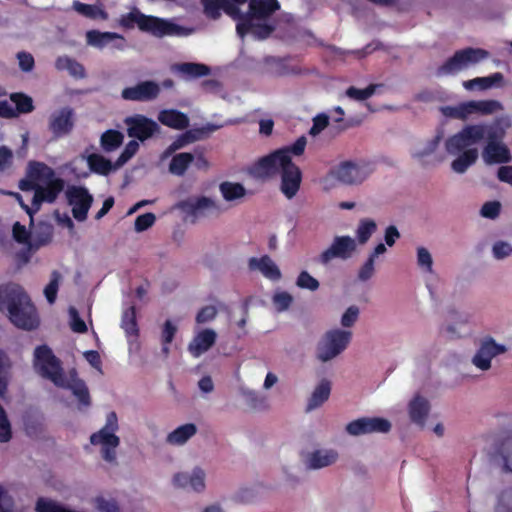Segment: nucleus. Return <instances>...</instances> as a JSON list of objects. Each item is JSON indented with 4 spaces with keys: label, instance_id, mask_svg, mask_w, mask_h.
Masks as SVG:
<instances>
[{
    "label": "nucleus",
    "instance_id": "obj_12",
    "mask_svg": "<svg viewBox=\"0 0 512 512\" xmlns=\"http://www.w3.org/2000/svg\"><path fill=\"white\" fill-rule=\"evenodd\" d=\"M171 484L175 489L202 494L207 488L206 470L200 466H195L191 470L178 471L172 475Z\"/></svg>",
    "mask_w": 512,
    "mask_h": 512
},
{
    "label": "nucleus",
    "instance_id": "obj_58",
    "mask_svg": "<svg viewBox=\"0 0 512 512\" xmlns=\"http://www.w3.org/2000/svg\"><path fill=\"white\" fill-rule=\"evenodd\" d=\"M501 211V203L499 201H489L483 204L480 215L487 219H496Z\"/></svg>",
    "mask_w": 512,
    "mask_h": 512
},
{
    "label": "nucleus",
    "instance_id": "obj_57",
    "mask_svg": "<svg viewBox=\"0 0 512 512\" xmlns=\"http://www.w3.org/2000/svg\"><path fill=\"white\" fill-rule=\"evenodd\" d=\"M11 101L15 104L18 113H28L33 110L32 99L22 94H13Z\"/></svg>",
    "mask_w": 512,
    "mask_h": 512
},
{
    "label": "nucleus",
    "instance_id": "obj_16",
    "mask_svg": "<svg viewBox=\"0 0 512 512\" xmlns=\"http://www.w3.org/2000/svg\"><path fill=\"white\" fill-rule=\"evenodd\" d=\"M178 207L182 211L194 216L219 215L223 212L222 205L219 202L204 196L181 201Z\"/></svg>",
    "mask_w": 512,
    "mask_h": 512
},
{
    "label": "nucleus",
    "instance_id": "obj_14",
    "mask_svg": "<svg viewBox=\"0 0 512 512\" xmlns=\"http://www.w3.org/2000/svg\"><path fill=\"white\" fill-rule=\"evenodd\" d=\"M506 352V347L488 338L481 342L479 348L473 355L472 364L481 371H488L492 366V360L498 355Z\"/></svg>",
    "mask_w": 512,
    "mask_h": 512
},
{
    "label": "nucleus",
    "instance_id": "obj_50",
    "mask_svg": "<svg viewBox=\"0 0 512 512\" xmlns=\"http://www.w3.org/2000/svg\"><path fill=\"white\" fill-rule=\"evenodd\" d=\"M292 302V295L286 291H276L272 297V303L277 312L286 311Z\"/></svg>",
    "mask_w": 512,
    "mask_h": 512
},
{
    "label": "nucleus",
    "instance_id": "obj_10",
    "mask_svg": "<svg viewBox=\"0 0 512 512\" xmlns=\"http://www.w3.org/2000/svg\"><path fill=\"white\" fill-rule=\"evenodd\" d=\"M490 53L482 48L468 47L457 51L438 69L439 75H453L488 59Z\"/></svg>",
    "mask_w": 512,
    "mask_h": 512
},
{
    "label": "nucleus",
    "instance_id": "obj_49",
    "mask_svg": "<svg viewBox=\"0 0 512 512\" xmlns=\"http://www.w3.org/2000/svg\"><path fill=\"white\" fill-rule=\"evenodd\" d=\"M12 438V425L7 412L0 405V443H7Z\"/></svg>",
    "mask_w": 512,
    "mask_h": 512
},
{
    "label": "nucleus",
    "instance_id": "obj_60",
    "mask_svg": "<svg viewBox=\"0 0 512 512\" xmlns=\"http://www.w3.org/2000/svg\"><path fill=\"white\" fill-rule=\"evenodd\" d=\"M156 216L153 213H145L138 216L135 220L134 228L136 232H143L153 226Z\"/></svg>",
    "mask_w": 512,
    "mask_h": 512
},
{
    "label": "nucleus",
    "instance_id": "obj_31",
    "mask_svg": "<svg viewBox=\"0 0 512 512\" xmlns=\"http://www.w3.org/2000/svg\"><path fill=\"white\" fill-rule=\"evenodd\" d=\"M158 120L165 126L173 129H185L189 125L187 115L177 110H163L158 115Z\"/></svg>",
    "mask_w": 512,
    "mask_h": 512
},
{
    "label": "nucleus",
    "instance_id": "obj_41",
    "mask_svg": "<svg viewBox=\"0 0 512 512\" xmlns=\"http://www.w3.org/2000/svg\"><path fill=\"white\" fill-rule=\"evenodd\" d=\"M380 87L379 84H370L364 89L351 86L345 91L344 96L354 101L363 102L376 94Z\"/></svg>",
    "mask_w": 512,
    "mask_h": 512
},
{
    "label": "nucleus",
    "instance_id": "obj_64",
    "mask_svg": "<svg viewBox=\"0 0 512 512\" xmlns=\"http://www.w3.org/2000/svg\"><path fill=\"white\" fill-rule=\"evenodd\" d=\"M441 112L446 117L455 118L459 120H466L463 102L454 106H444L441 108Z\"/></svg>",
    "mask_w": 512,
    "mask_h": 512
},
{
    "label": "nucleus",
    "instance_id": "obj_51",
    "mask_svg": "<svg viewBox=\"0 0 512 512\" xmlns=\"http://www.w3.org/2000/svg\"><path fill=\"white\" fill-rule=\"evenodd\" d=\"M177 332V326L172 321L167 320L164 323L163 329H162V351L165 355H168L169 353V344L172 342L175 334Z\"/></svg>",
    "mask_w": 512,
    "mask_h": 512
},
{
    "label": "nucleus",
    "instance_id": "obj_32",
    "mask_svg": "<svg viewBox=\"0 0 512 512\" xmlns=\"http://www.w3.org/2000/svg\"><path fill=\"white\" fill-rule=\"evenodd\" d=\"M502 73L496 72L486 77H476L463 82L466 90H488L493 86L499 85L503 81Z\"/></svg>",
    "mask_w": 512,
    "mask_h": 512
},
{
    "label": "nucleus",
    "instance_id": "obj_2",
    "mask_svg": "<svg viewBox=\"0 0 512 512\" xmlns=\"http://www.w3.org/2000/svg\"><path fill=\"white\" fill-rule=\"evenodd\" d=\"M205 13L216 19L221 11L237 21V34L264 39L273 31L269 16L279 9L277 0H202Z\"/></svg>",
    "mask_w": 512,
    "mask_h": 512
},
{
    "label": "nucleus",
    "instance_id": "obj_39",
    "mask_svg": "<svg viewBox=\"0 0 512 512\" xmlns=\"http://www.w3.org/2000/svg\"><path fill=\"white\" fill-rule=\"evenodd\" d=\"M56 68L60 71H67L75 78H83L85 76L84 67L76 60L68 57L61 56L56 60Z\"/></svg>",
    "mask_w": 512,
    "mask_h": 512
},
{
    "label": "nucleus",
    "instance_id": "obj_38",
    "mask_svg": "<svg viewBox=\"0 0 512 512\" xmlns=\"http://www.w3.org/2000/svg\"><path fill=\"white\" fill-rule=\"evenodd\" d=\"M194 160V154L183 152L172 157L169 164V172L176 176L185 174L187 168Z\"/></svg>",
    "mask_w": 512,
    "mask_h": 512
},
{
    "label": "nucleus",
    "instance_id": "obj_23",
    "mask_svg": "<svg viewBox=\"0 0 512 512\" xmlns=\"http://www.w3.org/2000/svg\"><path fill=\"white\" fill-rule=\"evenodd\" d=\"M465 119L473 115L488 116L500 112L504 109L502 103L498 100H470L463 102Z\"/></svg>",
    "mask_w": 512,
    "mask_h": 512
},
{
    "label": "nucleus",
    "instance_id": "obj_48",
    "mask_svg": "<svg viewBox=\"0 0 512 512\" xmlns=\"http://www.w3.org/2000/svg\"><path fill=\"white\" fill-rule=\"evenodd\" d=\"M360 309L356 305L349 306L341 315L340 329L350 330L358 321Z\"/></svg>",
    "mask_w": 512,
    "mask_h": 512
},
{
    "label": "nucleus",
    "instance_id": "obj_11",
    "mask_svg": "<svg viewBox=\"0 0 512 512\" xmlns=\"http://www.w3.org/2000/svg\"><path fill=\"white\" fill-rule=\"evenodd\" d=\"M374 164L370 161H345L335 166L338 182L344 185H359L374 172Z\"/></svg>",
    "mask_w": 512,
    "mask_h": 512
},
{
    "label": "nucleus",
    "instance_id": "obj_63",
    "mask_svg": "<svg viewBox=\"0 0 512 512\" xmlns=\"http://www.w3.org/2000/svg\"><path fill=\"white\" fill-rule=\"evenodd\" d=\"M238 393L251 407H256L257 404L260 402L258 393L255 390L250 389L246 386H240L238 388Z\"/></svg>",
    "mask_w": 512,
    "mask_h": 512
},
{
    "label": "nucleus",
    "instance_id": "obj_21",
    "mask_svg": "<svg viewBox=\"0 0 512 512\" xmlns=\"http://www.w3.org/2000/svg\"><path fill=\"white\" fill-rule=\"evenodd\" d=\"M248 268L252 272L260 273L264 278L278 282L282 278V273L276 262L268 255L251 257L248 260Z\"/></svg>",
    "mask_w": 512,
    "mask_h": 512
},
{
    "label": "nucleus",
    "instance_id": "obj_44",
    "mask_svg": "<svg viewBox=\"0 0 512 512\" xmlns=\"http://www.w3.org/2000/svg\"><path fill=\"white\" fill-rule=\"evenodd\" d=\"M369 434L388 433L391 430V422L382 417H364Z\"/></svg>",
    "mask_w": 512,
    "mask_h": 512
},
{
    "label": "nucleus",
    "instance_id": "obj_53",
    "mask_svg": "<svg viewBox=\"0 0 512 512\" xmlns=\"http://www.w3.org/2000/svg\"><path fill=\"white\" fill-rule=\"evenodd\" d=\"M60 281H61L60 273L57 271H53L51 274L50 281L44 289V295L50 304L54 303V301L56 299Z\"/></svg>",
    "mask_w": 512,
    "mask_h": 512
},
{
    "label": "nucleus",
    "instance_id": "obj_43",
    "mask_svg": "<svg viewBox=\"0 0 512 512\" xmlns=\"http://www.w3.org/2000/svg\"><path fill=\"white\" fill-rule=\"evenodd\" d=\"M89 171L106 175L112 170V164L109 160L98 154L87 156Z\"/></svg>",
    "mask_w": 512,
    "mask_h": 512
},
{
    "label": "nucleus",
    "instance_id": "obj_6",
    "mask_svg": "<svg viewBox=\"0 0 512 512\" xmlns=\"http://www.w3.org/2000/svg\"><path fill=\"white\" fill-rule=\"evenodd\" d=\"M0 310L19 328L30 330L37 326L35 308L18 285L0 287Z\"/></svg>",
    "mask_w": 512,
    "mask_h": 512
},
{
    "label": "nucleus",
    "instance_id": "obj_4",
    "mask_svg": "<svg viewBox=\"0 0 512 512\" xmlns=\"http://www.w3.org/2000/svg\"><path fill=\"white\" fill-rule=\"evenodd\" d=\"M249 173L262 180L280 174V190L287 199L296 196L302 181L299 167L292 162L286 150H277L259 159L249 168Z\"/></svg>",
    "mask_w": 512,
    "mask_h": 512
},
{
    "label": "nucleus",
    "instance_id": "obj_36",
    "mask_svg": "<svg viewBox=\"0 0 512 512\" xmlns=\"http://www.w3.org/2000/svg\"><path fill=\"white\" fill-rule=\"evenodd\" d=\"M73 9L80 15L89 19L106 20L108 18V14L105 12L101 4L90 5L81 3L79 1H74Z\"/></svg>",
    "mask_w": 512,
    "mask_h": 512
},
{
    "label": "nucleus",
    "instance_id": "obj_15",
    "mask_svg": "<svg viewBox=\"0 0 512 512\" xmlns=\"http://www.w3.org/2000/svg\"><path fill=\"white\" fill-rule=\"evenodd\" d=\"M357 250V242L350 236H337L331 246L320 255L322 263L326 264L333 258L349 259Z\"/></svg>",
    "mask_w": 512,
    "mask_h": 512
},
{
    "label": "nucleus",
    "instance_id": "obj_17",
    "mask_svg": "<svg viewBox=\"0 0 512 512\" xmlns=\"http://www.w3.org/2000/svg\"><path fill=\"white\" fill-rule=\"evenodd\" d=\"M339 454L332 448H317L307 452L303 456V463L309 470H320L334 465Z\"/></svg>",
    "mask_w": 512,
    "mask_h": 512
},
{
    "label": "nucleus",
    "instance_id": "obj_54",
    "mask_svg": "<svg viewBox=\"0 0 512 512\" xmlns=\"http://www.w3.org/2000/svg\"><path fill=\"white\" fill-rule=\"evenodd\" d=\"M345 431L347 434H349L350 436H353V437H359V436L369 434L368 430H367V424H366L364 417H361V418H358V419H355V420L349 422L345 426Z\"/></svg>",
    "mask_w": 512,
    "mask_h": 512
},
{
    "label": "nucleus",
    "instance_id": "obj_33",
    "mask_svg": "<svg viewBox=\"0 0 512 512\" xmlns=\"http://www.w3.org/2000/svg\"><path fill=\"white\" fill-rule=\"evenodd\" d=\"M415 263L422 275L432 276L435 274L433 256L425 246L416 247Z\"/></svg>",
    "mask_w": 512,
    "mask_h": 512
},
{
    "label": "nucleus",
    "instance_id": "obj_18",
    "mask_svg": "<svg viewBox=\"0 0 512 512\" xmlns=\"http://www.w3.org/2000/svg\"><path fill=\"white\" fill-rule=\"evenodd\" d=\"M125 122L128 127V135L140 141H145L159 130V126L155 121L143 115L129 117Z\"/></svg>",
    "mask_w": 512,
    "mask_h": 512
},
{
    "label": "nucleus",
    "instance_id": "obj_1",
    "mask_svg": "<svg viewBox=\"0 0 512 512\" xmlns=\"http://www.w3.org/2000/svg\"><path fill=\"white\" fill-rule=\"evenodd\" d=\"M509 118H498L493 123H477L464 126L460 131L445 140L444 147L454 159L451 170L458 175L465 174L478 160L477 148L471 146L486 140L481 149L485 165L508 164L512 162V151L504 141L511 127Z\"/></svg>",
    "mask_w": 512,
    "mask_h": 512
},
{
    "label": "nucleus",
    "instance_id": "obj_24",
    "mask_svg": "<svg viewBox=\"0 0 512 512\" xmlns=\"http://www.w3.org/2000/svg\"><path fill=\"white\" fill-rule=\"evenodd\" d=\"M216 339L217 333L213 329L200 330L188 344V351L194 358H198L215 344Z\"/></svg>",
    "mask_w": 512,
    "mask_h": 512
},
{
    "label": "nucleus",
    "instance_id": "obj_40",
    "mask_svg": "<svg viewBox=\"0 0 512 512\" xmlns=\"http://www.w3.org/2000/svg\"><path fill=\"white\" fill-rule=\"evenodd\" d=\"M91 504L98 512H119V504L109 494L100 493L91 499Z\"/></svg>",
    "mask_w": 512,
    "mask_h": 512
},
{
    "label": "nucleus",
    "instance_id": "obj_42",
    "mask_svg": "<svg viewBox=\"0 0 512 512\" xmlns=\"http://www.w3.org/2000/svg\"><path fill=\"white\" fill-rule=\"evenodd\" d=\"M65 168L76 178H85L90 174L88 159L85 155L75 157L65 165Z\"/></svg>",
    "mask_w": 512,
    "mask_h": 512
},
{
    "label": "nucleus",
    "instance_id": "obj_25",
    "mask_svg": "<svg viewBox=\"0 0 512 512\" xmlns=\"http://www.w3.org/2000/svg\"><path fill=\"white\" fill-rule=\"evenodd\" d=\"M408 415L412 423L424 427L430 411L429 401L420 395L414 396L408 403Z\"/></svg>",
    "mask_w": 512,
    "mask_h": 512
},
{
    "label": "nucleus",
    "instance_id": "obj_62",
    "mask_svg": "<svg viewBox=\"0 0 512 512\" xmlns=\"http://www.w3.org/2000/svg\"><path fill=\"white\" fill-rule=\"evenodd\" d=\"M139 149V143L135 140L130 141L124 148L120 157L116 162V167L124 165L129 159H131Z\"/></svg>",
    "mask_w": 512,
    "mask_h": 512
},
{
    "label": "nucleus",
    "instance_id": "obj_27",
    "mask_svg": "<svg viewBox=\"0 0 512 512\" xmlns=\"http://www.w3.org/2000/svg\"><path fill=\"white\" fill-rule=\"evenodd\" d=\"M121 328L124 330L126 334L129 349L137 350L139 348V344L136 341L138 336V327L134 307L131 306L123 311L121 319Z\"/></svg>",
    "mask_w": 512,
    "mask_h": 512
},
{
    "label": "nucleus",
    "instance_id": "obj_19",
    "mask_svg": "<svg viewBox=\"0 0 512 512\" xmlns=\"http://www.w3.org/2000/svg\"><path fill=\"white\" fill-rule=\"evenodd\" d=\"M160 93V86L153 81H143L134 86L122 90L121 96L128 101H151L157 98Z\"/></svg>",
    "mask_w": 512,
    "mask_h": 512
},
{
    "label": "nucleus",
    "instance_id": "obj_30",
    "mask_svg": "<svg viewBox=\"0 0 512 512\" xmlns=\"http://www.w3.org/2000/svg\"><path fill=\"white\" fill-rule=\"evenodd\" d=\"M331 393V382L323 379L314 388L307 406V411H313L322 406L328 399Z\"/></svg>",
    "mask_w": 512,
    "mask_h": 512
},
{
    "label": "nucleus",
    "instance_id": "obj_46",
    "mask_svg": "<svg viewBox=\"0 0 512 512\" xmlns=\"http://www.w3.org/2000/svg\"><path fill=\"white\" fill-rule=\"evenodd\" d=\"M198 138L195 137L192 132H187L181 136H179L173 143L169 145V147L163 152L161 155V159L164 160L172 155L175 151L185 147L186 145L194 142Z\"/></svg>",
    "mask_w": 512,
    "mask_h": 512
},
{
    "label": "nucleus",
    "instance_id": "obj_61",
    "mask_svg": "<svg viewBox=\"0 0 512 512\" xmlns=\"http://www.w3.org/2000/svg\"><path fill=\"white\" fill-rule=\"evenodd\" d=\"M468 322L467 317H460L458 322L447 324L445 331L451 338H460L464 335L463 326Z\"/></svg>",
    "mask_w": 512,
    "mask_h": 512
},
{
    "label": "nucleus",
    "instance_id": "obj_26",
    "mask_svg": "<svg viewBox=\"0 0 512 512\" xmlns=\"http://www.w3.org/2000/svg\"><path fill=\"white\" fill-rule=\"evenodd\" d=\"M494 460L504 471L512 473V432L499 441Z\"/></svg>",
    "mask_w": 512,
    "mask_h": 512
},
{
    "label": "nucleus",
    "instance_id": "obj_55",
    "mask_svg": "<svg viewBox=\"0 0 512 512\" xmlns=\"http://www.w3.org/2000/svg\"><path fill=\"white\" fill-rule=\"evenodd\" d=\"M296 285L301 289L316 291L319 288V282L311 276L307 271H302L296 280Z\"/></svg>",
    "mask_w": 512,
    "mask_h": 512
},
{
    "label": "nucleus",
    "instance_id": "obj_29",
    "mask_svg": "<svg viewBox=\"0 0 512 512\" xmlns=\"http://www.w3.org/2000/svg\"><path fill=\"white\" fill-rule=\"evenodd\" d=\"M198 431L194 423H185L172 430L166 437V442L172 446L186 444Z\"/></svg>",
    "mask_w": 512,
    "mask_h": 512
},
{
    "label": "nucleus",
    "instance_id": "obj_56",
    "mask_svg": "<svg viewBox=\"0 0 512 512\" xmlns=\"http://www.w3.org/2000/svg\"><path fill=\"white\" fill-rule=\"evenodd\" d=\"M15 501L8 489L0 484V512H14Z\"/></svg>",
    "mask_w": 512,
    "mask_h": 512
},
{
    "label": "nucleus",
    "instance_id": "obj_13",
    "mask_svg": "<svg viewBox=\"0 0 512 512\" xmlns=\"http://www.w3.org/2000/svg\"><path fill=\"white\" fill-rule=\"evenodd\" d=\"M65 196L74 219L78 222L85 221L94 200L88 189L83 186L72 185L66 189Z\"/></svg>",
    "mask_w": 512,
    "mask_h": 512
},
{
    "label": "nucleus",
    "instance_id": "obj_59",
    "mask_svg": "<svg viewBox=\"0 0 512 512\" xmlns=\"http://www.w3.org/2000/svg\"><path fill=\"white\" fill-rule=\"evenodd\" d=\"M496 512H512V488L504 490L498 498Z\"/></svg>",
    "mask_w": 512,
    "mask_h": 512
},
{
    "label": "nucleus",
    "instance_id": "obj_47",
    "mask_svg": "<svg viewBox=\"0 0 512 512\" xmlns=\"http://www.w3.org/2000/svg\"><path fill=\"white\" fill-rule=\"evenodd\" d=\"M10 362L6 355L0 351V397H3L10 380Z\"/></svg>",
    "mask_w": 512,
    "mask_h": 512
},
{
    "label": "nucleus",
    "instance_id": "obj_9",
    "mask_svg": "<svg viewBox=\"0 0 512 512\" xmlns=\"http://www.w3.org/2000/svg\"><path fill=\"white\" fill-rule=\"evenodd\" d=\"M118 430L117 415L110 412L106 417L105 425L90 436L91 444L99 447L102 458L109 463L116 462V450L120 445V438L116 434Z\"/></svg>",
    "mask_w": 512,
    "mask_h": 512
},
{
    "label": "nucleus",
    "instance_id": "obj_3",
    "mask_svg": "<svg viewBox=\"0 0 512 512\" xmlns=\"http://www.w3.org/2000/svg\"><path fill=\"white\" fill-rule=\"evenodd\" d=\"M29 182H22L20 187L25 190H33L31 206L26 205L22 197L17 193L15 196L21 207L32 218L43 203H54L63 191L65 182L56 176L55 171L48 165L41 162H30L28 166Z\"/></svg>",
    "mask_w": 512,
    "mask_h": 512
},
{
    "label": "nucleus",
    "instance_id": "obj_52",
    "mask_svg": "<svg viewBox=\"0 0 512 512\" xmlns=\"http://www.w3.org/2000/svg\"><path fill=\"white\" fill-rule=\"evenodd\" d=\"M494 259L504 260L512 256V244L507 241H496L491 248Z\"/></svg>",
    "mask_w": 512,
    "mask_h": 512
},
{
    "label": "nucleus",
    "instance_id": "obj_8",
    "mask_svg": "<svg viewBox=\"0 0 512 512\" xmlns=\"http://www.w3.org/2000/svg\"><path fill=\"white\" fill-rule=\"evenodd\" d=\"M120 25L125 28L138 26L140 30L155 36L186 35L185 29L176 24L153 16H146L138 10H133L120 18Z\"/></svg>",
    "mask_w": 512,
    "mask_h": 512
},
{
    "label": "nucleus",
    "instance_id": "obj_34",
    "mask_svg": "<svg viewBox=\"0 0 512 512\" xmlns=\"http://www.w3.org/2000/svg\"><path fill=\"white\" fill-rule=\"evenodd\" d=\"M116 39H120L122 41L124 40L121 35L114 32H100L98 30H90L86 33L87 44L97 49H103Z\"/></svg>",
    "mask_w": 512,
    "mask_h": 512
},
{
    "label": "nucleus",
    "instance_id": "obj_37",
    "mask_svg": "<svg viewBox=\"0 0 512 512\" xmlns=\"http://www.w3.org/2000/svg\"><path fill=\"white\" fill-rule=\"evenodd\" d=\"M377 231V223L371 218H362L359 220L355 235L356 242L364 245L368 242L371 236Z\"/></svg>",
    "mask_w": 512,
    "mask_h": 512
},
{
    "label": "nucleus",
    "instance_id": "obj_45",
    "mask_svg": "<svg viewBox=\"0 0 512 512\" xmlns=\"http://www.w3.org/2000/svg\"><path fill=\"white\" fill-rule=\"evenodd\" d=\"M124 136L119 131L109 130L101 137V145L105 151H113L121 145Z\"/></svg>",
    "mask_w": 512,
    "mask_h": 512
},
{
    "label": "nucleus",
    "instance_id": "obj_35",
    "mask_svg": "<svg viewBox=\"0 0 512 512\" xmlns=\"http://www.w3.org/2000/svg\"><path fill=\"white\" fill-rule=\"evenodd\" d=\"M219 191L227 202L239 201L246 195V189L242 184L230 181L222 182L219 185Z\"/></svg>",
    "mask_w": 512,
    "mask_h": 512
},
{
    "label": "nucleus",
    "instance_id": "obj_28",
    "mask_svg": "<svg viewBox=\"0 0 512 512\" xmlns=\"http://www.w3.org/2000/svg\"><path fill=\"white\" fill-rule=\"evenodd\" d=\"M170 69L173 73L186 80L206 76L210 72L208 66L191 62L175 63L171 65Z\"/></svg>",
    "mask_w": 512,
    "mask_h": 512
},
{
    "label": "nucleus",
    "instance_id": "obj_22",
    "mask_svg": "<svg viewBox=\"0 0 512 512\" xmlns=\"http://www.w3.org/2000/svg\"><path fill=\"white\" fill-rule=\"evenodd\" d=\"M73 110L64 107L54 111L49 117V129L56 137L69 134L74 126Z\"/></svg>",
    "mask_w": 512,
    "mask_h": 512
},
{
    "label": "nucleus",
    "instance_id": "obj_20",
    "mask_svg": "<svg viewBox=\"0 0 512 512\" xmlns=\"http://www.w3.org/2000/svg\"><path fill=\"white\" fill-rule=\"evenodd\" d=\"M441 140L440 135L417 141L410 149L411 157L422 166L432 164V156L439 147Z\"/></svg>",
    "mask_w": 512,
    "mask_h": 512
},
{
    "label": "nucleus",
    "instance_id": "obj_5",
    "mask_svg": "<svg viewBox=\"0 0 512 512\" xmlns=\"http://www.w3.org/2000/svg\"><path fill=\"white\" fill-rule=\"evenodd\" d=\"M34 368L39 375L50 380L55 386L70 389L82 405H89V393L85 383L77 378L75 371H70L65 375L60 361L46 345L35 349Z\"/></svg>",
    "mask_w": 512,
    "mask_h": 512
},
{
    "label": "nucleus",
    "instance_id": "obj_7",
    "mask_svg": "<svg viewBox=\"0 0 512 512\" xmlns=\"http://www.w3.org/2000/svg\"><path fill=\"white\" fill-rule=\"evenodd\" d=\"M353 337L351 330L331 328L325 331L315 346V358L320 363H328L341 356L349 347Z\"/></svg>",
    "mask_w": 512,
    "mask_h": 512
}]
</instances>
